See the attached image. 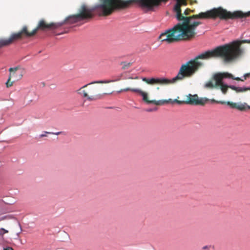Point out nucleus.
Listing matches in <instances>:
<instances>
[{"instance_id": "obj_1", "label": "nucleus", "mask_w": 250, "mask_h": 250, "mask_svg": "<svg viewBox=\"0 0 250 250\" xmlns=\"http://www.w3.org/2000/svg\"><path fill=\"white\" fill-rule=\"evenodd\" d=\"M243 50L238 42L218 46L213 50L206 51L186 63L180 68L177 75L171 79L166 78H143V81L150 85L159 84L167 85L183 81L186 78L193 76L203 65L204 63L199 60H209L221 57L225 62L230 63L240 57Z\"/></svg>"}, {"instance_id": "obj_2", "label": "nucleus", "mask_w": 250, "mask_h": 250, "mask_svg": "<svg viewBox=\"0 0 250 250\" xmlns=\"http://www.w3.org/2000/svg\"><path fill=\"white\" fill-rule=\"evenodd\" d=\"M168 0H156L152 3V7L149 8L146 6L140 5L142 8L146 9L147 11H152L154 8L159 6L162 2L166 3ZM176 3L174 7V11L176 13V17L179 21H183L182 23H178L173 28L167 30L165 32L162 33L159 36V39L162 42H166L167 43L176 42L184 40H189L193 38L196 34V29L202 22L199 21H193L195 19H215L217 18H202L199 16L201 13H207L209 10L205 12H201L198 14L193 15L190 16H187L190 12H195V10H191L187 8L184 14H182L181 7L183 6H186L188 4L187 0H175ZM212 9H211V10Z\"/></svg>"}, {"instance_id": "obj_3", "label": "nucleus", "mask_w": 250, "mask_h": 250, "mask_svg": "<svg viewBox=\"0 0 250 250\" xmlns=\"http://www.w3.org/2000/svg\"><path fill=\"white\" fill-rule=\"evenodd\" d=\"M62 25L63 23L59 22L48 23L44 20H41L39 21L37 27L32 32H28L27 27L24 26L20 31L12 34L8 39L11 44L14 42L21 40L24 37H30L34 36L39 30L55 29L59 28Z\"/></svg>"}, {"instance_id": "obj_4", "label": "nucleus", "mask_w": 250, "mask_h": 250, "mask_svg": "<svg viewBox=\"0 0 250 250\" xmlns=\"http://www.w3.org/2000/svg\"><path fill=\"white\" fill-rule=\"evenodd\" d=\"M249 16H250V11L246 13H244L240 11L231 13L222 7H218L213 8L212 10L207 13H201L198 17L202 18H219L221 20H228L243 18Z\"/></svg>"}, {"instance_id": "obj_5", "label": "nucleus", "mask_w": 250, "mask_h": 250, "mask_svg": "<svg viewBox=\"0 0 250 250\" xmlns=\"http://www.w3.org/2000/svg\"><path fill=\"white\" fill-rule=\"evenodd\" d=\"M94 14L89 8L85 4H83L79 9L78 14L68 17L61 23L74 24L83 21H88L93 17Z\"/></svg>"}, {"instance_id": "obj_6", "label": "nucleus", "mask_w": 250, "mask_h": 250, "mask_svg": "<svg viewBox=\"0 0 250 250\" xmlns=\"http://www.w3.org/2000/svg\"><path fill=\"white\" fill-rule=\"evenodd\" d=\"M128 91H130L133 92H135L137 93H138L143 97V100L147 104H154L157 105H161L164 104H165L167 103H171L172 104H173L174 103H177L178 104H186V101H179L177 99H175L174 100H172L171 99H168V100H159V101H156V100H150L148 99V94L147 93L143 91L141 89L139 88H126L124 89H122L120 90H119L118 92L121 93L122 92H127Z\"/></svg>"}, {"instance_id": "obj_7", "label": "nucleus", "mask_w": 250, "mask_h": 250, "mask_svg": "<svg viewBox=\"0 0 250 250\" xmlns=\"http://www.w3.org/2000/svg\"><path fill=\"white\" fill-rule=\"evenodd\" d=\"M8 79L6 83V86L9 87L12 86L13 83L21 79L24 73V69L20 66L10 68Z\"/></svg>"}, {"instance_id": "obj_8", "label": "nucleus", "mask_w": 250, "mask_h": 250, "mask_svg": "<svg viewBox=\"0 0 250 250\" xmlns=\"http://www.w3.org/2000/svg\"><path fill=\"white\" fill-rule=\"evenodd\" d=\"M216 75L217 73L214 74L211 79L206 83L205 84V87L209 89H213L214 88H218L220 86L222 93L224 94H226L227 92L228 88H229V86L223 83V80L224 79H222L221 82L220 83H218L215 78Z\"/></svg>"}, {"instance_id": "obj_9", "label": "nucleus", "mask_w": 250, "mask_h": 250, "mask_svg": "<svg viewBox=\"0 0 250 250\" xmlns=\"http://www.w3.org/2000/svg\"><path fill=\"white\" fill-rule=\"evenodd\" d=\"M121 79V78H119L118 79L115 80L95 81L82 86L77 90V93L83 97L86 98V99L88 101H93L95 100L94 97L93 96H89L86 90L83 89L84 88L86 87L88 85L93 83H108L111 82H114L116 81H120Z\"/></svg>"}, {"instance_id": "obj_10", "label": "nucleus", "mask_w": 250, "mask_h": 250, "mask_svg": "<svg viewBox=\"0 0 250 250\" xmlns=\"http://www.w3.org/2000/svg\"><path fill=\"white\" fill-rule=\"evenodd\" d=\"M212 102L221 104H227L231 108L237 109L239 111H244L246 110L247 109H250V106L248 105L246 103H236L232 102H225V101H217L213 99L211 100Z\"/></svg>"}, {"instance_id": "obj_11", "label": "nucleus", "mask_w": 250, "mask_h": 250, "mask_svg": "<svg viewBox=\"0 0 250 250\" xmlns=\"http://www.w3.org/2000/svg\"><path fill=\"white\" fill-rule=\"evenodd\" d=\"M215 78L218 83H220L222 79L225 78H231L236 81H244V80L241 79L239 77H234L232 74L227 72L217 73Z\"/></svg>"}, {"instance_id": "obj_12", "label": "nucleus", "mask_w": 250, "mask_h": 250, "mask_svg": "<svg viewBox=\"0 0 250 250\" xmlns=\"http://www.w3.org/2000/svg\"><path fill=\"white\" fill-rule=\"evenodd\" d=\"M198 101V96L196 95H189L188 97L186 103L187 104H189L192 105H197Z\"/></svg>"}, {"instance_id": "obj_13", "label": "nucleus", "mask_w": 250, "mask_h": 250, "mask_svg": "<svg viewBox=\"0 0 250 250\" xmlns=\"http://www.w3.org/2000/svg\"><path fill=\"white\" fill-rule=\"evenodd\" d=\"M229 87L235 91L236 92H243L248 90H250V87H236L234 85H229Z\"/></svg>"}, {"instance_id": "obj_14", "label": "nucleus", "mask_w": 250, "mask_h": 250, "mask_svg": "<svg viewBox=\"0 0 250 250\" xmlns=\"http://www.w3.org/2000/svg\"><path fill=\"white\" fill-rule=\"evenodd\" d=\"M11 44L10 42L8 39L1 38L0 39V48H2L3 47L9 46Z\"/></svg>"}, {"instance_id": "obj_15", "label": "nucleus", "mask_w": 250, "mask_h": 250, "mask_svg": "<svg viewBox=\"0 0 250 250\" xmlns=\"http://www.w3.org/2000/svg\"><path fill=\"white\" fill-rule=\"evenodd\" d=\"M208 100L207 99H205V98L199 99L198 97L197 105H204L208 102Z\"/></svg>"}, {"instance_id": "obj_16", "label": "nucleus", "mask_w": 250, "mask_h": 250, "mask_svg": "<svg viewBox=\"0 0 250 250\" xmlns=\"http://www.w3.org/2000/svg\"><path fill=\"white\" fill-rule=\"evenodd\" d=\"M8 232L7 230H6L4 229L0 228V235H3L5 233H7Z\"/></svg>"}, {"instance_id": "obj_17", "label": "nucleus", "mask_w": 250, "mask_h": 250, "mask_svg": "<svg viewBox=\"0 0 250 250\" xmlns=\"http://www.w3.org/2000/svg\"><path fill=\"white\" fill-rule=\"evenodd\" d=\"M44 133H47V134H55V135H58L62 134V132H58L54 133V132L45 131V132H44Z\"/></svg>"}, {"instance_id": "obj_18", "label": "nucleus", "mask_w": 250, "mask_h": 250, "mask_svg": "<svg viewBox=\"0 0 250 250\" xmlns=\"http://www.w3.org/2000/svg\"><path fill=\"white\" fill-rule=\"evenodd\" d=\"M250 74H249V73H247V74H245V75H244V79L243 80H244V81H245V80H246V79H247L248 77H249V76H250Z\"/></svg>"}, {"instance_id": "obj_19", "label": "nucleus", "mask_w": 250, "mask_h": 250, "mask_svg": "<svg viewBox=\"0 0 250 250\" xmlns=\"http://www.w3.org/2000/svg\"><path fill=\"white\" fill-rule=\"evenodd\" d=\"M46 134L47 133H45V134H42L40 135V137L41 138H42V137H46Z\"/></svg>"}, {"instance_id": "obj_20", "label": "nucleus", "mask_w": 250, "mask_h": 250, "mask_svg": "<svg viewBox=\"0 0 250 250\" xmlns=\"http://www.w3.org/2000/svg\"><path fill=\"white\" fill-rule=\"evenodd\" d=\"M4 250H13V249L10 247H8L4 249Z\"/></svg>"}, {"instance_id": "obj_21", "label": "nucleus", "mask_w": 250, "mask_h": 250, "mask_svg": "<svg viewBox=\"0 0 250 250\" xmlns=\"http://www.w3.org/2000/svg\"><path fill=\"white\" fill-rule=\"evenodd\" d=\"M244 42L250 43V40H247L244 41Z\"/></svg>"}, {"instance_id": "obj_22", "label": "nucleus", "mask_w": 250, "mask_h": 250, "mask_svg": "<svg viewBox=\"0 0 250 250\" xmlns=\"http://www.w3.org/2000/svg\"><path fill=\"white\" fill-rule=\"evenodd\" d=\"M208 249V247L207 246H204L203 248V250H207Z\"/></svg>"}, {"instance_id": "obj_23", "label": "nucleus", "mask_w": 250, "mask_h": 250, "mask_svg": "<svg viewBox=\"0 0 250 250\" xmlns=\"http://www.w3.org/2000/svg\"><path fill=\"white\" fill-rule=\"evenodd\" d=\"M147 111H152V110H151V109H149V110H148Z\"/></svg>"}, {"instance_id": "obj_24", "label": "nucleus", "mask_w": 250, "mask_h": 250, "mask_svg": "<svg viewBox=\"0 0 250 250\" xmlns=\"http://www.w3.org/2000/svg\"><path fill=\"white\" fill-rule=\"evenodd\" d=\"M94 89V87H92V88H91V89Z\"/></svg>"}, {"instance_id": "obj_25", "label": "nucleus", "mask_w": 250, "mask_h": 250, "mask_svg": "<svg viewBox=\"0 0 250 250\" xmlns=\"http://www.w3.org/2000/svg\"><path fill=\"white\" fill-rule=\"evenodd\" d=\"M157 89H159V87H158L157 88Z\"/></svg>"}]
</instances>
